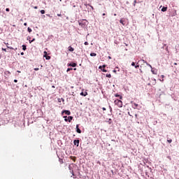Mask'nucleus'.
<instances>
[{
  "instance_id": "7",
  "label": "nucleus",
  "mask_w": 179,
  "mask_h": 179,
  "mask_svg": "<svg viewBox=\"0 0 179 179\" xmlns=\"http://www.w3.org/2000/svg\"><path fill=\"white\" fill-rule=\"evenodd\" d=\"M76 63H70L68 64V66H72L73 68H75L76 66Z\"/></svg>"
},
{
  "instance_id": "43",
  "label": "nucleus",
  "mask_w": 179,
  "mask_h": 179,
  "mask_svg": "<svg viewBox=\"0 0 179 179\" xmlns=\"http://www.w3.org/2000/svg\"><path fill=\"white\" fill-rule=\"evenodd\" d=\"M21 55H24V52H21Z\"/></svg>"
},
{
  "instance_id": "15",
  "label": "nucleus",
  "mask_w": 179,
  "mask_h": 179,
  "mask_svg": "<svg viewBox=\"0 0 179 179\" xmlns=\"http://www.w3.org/2000/svg\"><path fill=\"white\" fill-rule=\"evenodd\" d=\"M96 55H97V54H96V53H94V52L90 53V56H91V57H96Z\"/></svg>"
},
{
  "instance_id": "60",
  "label": "nucleus",
  "mask_w": 179,
  "mask_h": 179,
  "mask_svg": "<svg viewBox=\"0 0 179 179\" xmlns=\"http://www.w3.org/2000/svg\"><path fill=\"white\" fill-rule=\"evenodd\" d=\"M0 59H1V56H0Z\"/></svg>"
},
{
  "instance_id": "59",
  "label": "nucleus",
  "mask_w": 179,
  "mask_h": 179,
  "mask_svg": "<svg viewBox=\"0 0 179 179\" xmlns=\"http://www.w3.org/2000/svg\"><path fill=\"white\" fill-rule=\"evenodd\" d=\"M127 3H129V2L127 1Z\"/></svg>"
},
{
  "instance_id": "32",
  "label": "nucleus",
  "mask_w": 179,
  "mask_h": 179,
  "mask_svg": "<svg viewBox=\"0 0 179 179\" xmlns=\"http://www.w3.org/2000/svg\"><path fill=\"white\" fill-rule=\"evenodd\" d=\"M131 66H135V62H133L131 63Z\"/></svg>"
},
{
  "instance_id": "45",
  "label": "nucleus",
  "mask_w": 179,
  "mask_h": 179,
  "mask_svg": "<svg viewBox=\"0 0 179 179\" xmlns=\"http://www.w3.org/2000/svg\"><path fill=\"white\" fill-rule=\"evenodd\" d=\"M110 111H113V108H111V106H110Z\"/></svg>"
},
{
  "instance_id": "39",
  "label": "nucleus",
  "mask_w": 179,
  "mask_h": 179,
  "mask_svg": "<svg viewBox=\"0 0 179 179\" xmlns=\"http://www.w3.org/2000/svg\"><path fill=\"white\" fill-rule=\"evenodd\" d=\"M31 41H32V43H33V41H36V38H33V39L31 40Z\"/></svg>"
},
{
  "instance_id": "14",
  "label": "nucleus",
  "mask_w": 179,
  "mask_h": 179,
  "mask_svg": "<svg viewBox=\"0 0 179 179\" xmlns=\"http://www.w3.org/2000/svg\"><path fill=\"white\" fill-rule=\"evenodd\" d=\"M4 74L6 75L7 76H9V75H10V73L9 71H6L4 72Z\"/></svg>"
},
{
  "instance_id": "18",
  "label": "nucleus",
  "mask_w": 179,
  "mask_h": 179,
  "mask_svg": "<svg viewBox=\"0 0 179 179\" xmlns=\"http://www.w3.org/2000/svg\"><path fill=\"white\" fill-rule=\"evenodd\" d=\"M41 15H44V13H45V10H41Z\"/></svg>"
},
{
  "instance_id": "52",
  "label": "nucleus",
  "mask_w": 179,
  "mask_h": 179,
  "mask_svg": "<svg viewBox=\"0 0 179 179\" xmlns=\"http://www.w3.org/2000/svg\"><path fill=\"white\" fill-rule=\"evenodd\" d=\"M71 173H72L73 176H74V174H73V171H72Z\"/></svg>"
},
{
  "instance_id": "53",
  "label": "nucleus",
  "mask_w": 179,
  "mask_h": 179,
  "mask_svg": "<svg viewBox=\"0 0 179 179\" xmlns=\"http://www.w3.org/2000/svg\"><path fill=\"white\" fill-rule=\"evenodd\" d=\"M152 73L155 74V71H152Z\"/></svg>"
},
{
  "instance_id": "35",
  "label": "nucleus",
  "mask_w": 179,
  "mask_h": 179,
  "mask_svg": "<svg viewBox=\"0 0 179 179\" xmlns=\"http://www.w3.org/2000/svg\"><path fill=\"white\" fill-rule=\"evenodd\" d=\"M6 12H9L10 10L9 8L6 9Z\"/></svg>"
},
{
  "instance_id": "3",
  "label": "nucleus",
  "mask_w": 179,
  "mask_h": 179,
  "mask_svg": "<svg viewBox=\"0 0 179 179\" xmlns=\"http://www.w3.org/2000/svg\"><path fill=\"white\" fill-rule=\"evenodd\" d=\"M43 54V57L45 58V59H51V57L48 55L47 51H44Z\"/></svg>"
},
{
  "instance_id": "42",
  "label": "nucleus",
  "mask_w": 179,
  "mask_h": 179,
  "mask_svg": "<svg viewBox=\"0 0 179 179\" xmlns=\"http://www.w3.org/2000/svg\"><path fill=\"white\" fill-rule=\"evenodd\" d=\"M57 16H62V15H61V14H57Z\"/></svg>"
},
{
  "instance_id": "41",
  "label": "nucleus",
  "mask_w": 179,
  "mask_h": 179,
  "mask_svg": "<svg viewBox=\"0 0 179 179\" xmlns=\"http://www.w3.org/2000/svg\"><path fill=\"white\" fill-rule=\"evenodd\" d=\"M52 89H55V85H52Z\"/></svg>"
},
{
  "instance_id": "2",
  "label": "nucleus",
  "mask_w": 179,
  "mask_h": 179,
  "mask_svg": "<svg viewBox=\"0 0 179 179\" xmlns=\"http://www.w3.org/2000/svg\"><path fill=\"white\" fill-rule=\"evenodd\" d=\"M86 20H82L78 22L79 26H81V27H85L86 26Z\"/></svg>"
},
{
  "instance_id": "38",
  "label": "nucleus",
  "mask_w": 179,
  "mask_h": 179,
  "mask_svg": "<svg viewBox=\"0 0 179 179\" xmlns=\"http://www.w3.org/2000/svg\"><path fill=\"white\" fill-rule=\"evenodd\" d=\"M24 26H27V22H24Z\"/></svg>"
},
{
  "instance_id": "27",
  "label": "nucleus",
  "mask_w": 179,
  "mask_h": 179,
  "mask_svg": "<svg viewBox=\"0 0 179 179\" xmlns=\"http://www.w3.org/2000/svg\"><path fill=\"white\" fill-rule=\"evenodd\" d=\"M72 69H67L66 72H69V71H72Z\"/></svg>"
},
{
  "instance_id": "47",
  "label": "nucleus",
  "mask_w": 179,
  "mask_h": 179,
  "mask_svg": "<svg viewBox=\"0 0 179 179\" xmlns=\"http://www.w3.org/2000/svg\"><path fill=\"white\" fill-rule=\"evenodd\" d=\"M102 15H103V16H106V13H103Z\"/></svg>"
},
{
  "instance_id": "40",
  "label": "nucleus",
  "mask_w": 179,
  "mask_h": 179,
  "mask_svg": "<svg viewBox=\"0 0 179 179\" xmlns=\"http://www.w3.org/2000/svg\"><path fill=\"white\" fill-rule=\"evenodd\" d=\"M15 83H17V80H14Z\"/></svg>"
},
{
  "instance_id": "25",
  "label": "nucleus",
  "mask_w": 179,
  "mask_h": 179,
  "mask_svg": "<svg viewBox=\"0 0 179 179\" xmlns=\"http://www.w3.org/2000/svg\"><path fill=\"white\" fill-rule=\"evenodd\" d=\"M134 107L136 108H138V106L139 105H138V103H134Z\"/></svg>"
},
{
  "instance_id": "22",
  "label": "nucleus",
  "mask_w": 179,
  "mask_h": 179,
  "mask_svg": "<svg viewBox=\"0 0 179 179\" xmlns=\"http://www.w3.org/2000/svg\"><path fill=\"white\" fill-rule=\"evenodd\" d=\"M102 68H103V69L106 68V65H103V66H99V69H101Z\"/></svg>"
},
{
  "instance_id": "11",
  "label": "nucleus",
  "mask_w": 179,
  "mask_h": 179,
  "mask_svg": "<svg viewBox=\"0 0 179 179\" xmlns=\"http://www.w3.org/2000/svg\"><path fill=\"white\" fill-rule=\"evenodd\" d=\"M80 96H84V97H86V96H87V92H81Z\"/></svg>"
},
{
  "instance_id": "51",
  "label": "nucleus",
  "mask_w": 179,
  "mask_h": 179,
  "mask_svg": "<svg viewBox=\"0 0 179 179\" xmlns=\"http://www.w3.org/2000/svg\"><path fill=\"white\" fill-rule=\"evenodd\" d=\"M17 72L18 73H20V71H17Z\"/></svg>"
},
{
  "instance_id": "9",
  "label": "nucleus",
  "mask_w": 179,
  "mask_h": 179,
  "mask_svg": "<svg viewBox=\"0 0 179 179\" xmlns=\"http://www.w3.org/2000/svg\"><path fill=\"white\" fill-rule=\"evenodd\" d=\"M120 23H121L123 26H125V20H124V19H121L120 20Z\"/></svg>"
},
{
  "instance_id": "21",
  "label": "nucleus",
  "mask_w": 179,
  "mask_h": 179,
  "mask_svg": "<svg viewBox=\"0 0 179 179\" xmlns=\"http://www.w3.org/2000/svg\"><path fill=\"white\" fill-rule=\"evenodd\" d=\"M167 142H168L169 143H171V142H173V140H172V139H168V140H167Z\"/></svg>"
},
{
  "instance_id": "1",
  "label": "nucleus",
  "mask_w": 179,
  "mask_h": 179,
  "mask_svg": "<svg viewBox=\"0 0 179 179\" xmlns=\"http://www.w3.org/2000/svg\"><path fill=\"white\" fill-rule=\"evenodd\" d=\"M114 103L115 104V106H117L119 108H122V101L119 99H115L114 101Z\"/></svg>"
},
{
  "instance_id": "4",
  "label": "nucleus",
  "mask_w": 179,
  "mask_h": 179,
  "mask_svg": "<svg viewBox=\"0 0 179 179\" xmlns=\"http://www.w3.org/2000/svg\"><path fill=\"white\" fill-rule=\"evenodd\" d=\"M62 115H64V114H66V115H71V111L69 110H63L62 112Z\"/></svg>"
},
{
  "instance_id": "49",
  "label": "nucleus",
  "mask_w": 179,
  "mask_h": 179,
  "mask_svg": "<svg viewBox=\"0 0 179 179\" xmlns=\"http://www.w3.org/2000/svg\"><path fill=\"white\" fill-rule=\"evenodd\" d=\"M108 59H111V57L108 56Z\"/></svg>"
},
{
  "instance_id": "16",
  "label": "nucleus",
  "mask_w": 179,
  "mask_h": 179,
  "mask_svg": "<svg viewBox=\"0 0 179 179\" xmlns=\"http://www.w3.org/2000/svg\"><path fill=\"white\" fill-rule=\"evenodd\" d=\"M22 50H23V51H26L27 48H26L25 45H22Z\"/></svg>"
},
{
  "instance_id": "26",
  "label": "nucleus",
  "mask_w": 179,
  "mask_h": 179,
  "mask_svg": "<svg viewBox=\"0 0 179 179\" xmlns=\"http://www.w3.org/2000/svg\"><path fill=\"white\" fill-rule=\"evenodd\" d=\"M59 162L61 164H62L64 163V161L62 159H59Z\"/></svg>"
},
{
  "instance_id": "29",
  "label": "nucleus",
  "mask_w": 179,
  "mask_h": 179,
  "mask_svg": "<svg viewBox=\"0 0 179 179\" xmlns=\"http://www.w3.org/2000/svg\"><path fill=\"white\" fill-rule=\"evenodd\" d=\"M136 0H134V6H136Z\"/></svg>"
},
{
  "instance_id": "44",
  "label": "nucleus",
  "mask_w": 179,
  "mask_h": 179,
  "mask_svg": "<svg viewBox=\"0 0 179 179\" xmlns=\"http://www.w3.org/2000/svg\"><path fill=\"white\" fill-rule=\"evenodd\" d=\"M161 77H162V79H163V78H164V75H162Z\"/></svg>"
},
{
  "instance_id": "56",
  "label": "nucleus",
  "mask_w": 179,
  "mask_h": 179,
  "mask_svg": "<svg viewBox=\"0 0 179 179\" xmlns=\"http://www.w3.org/2000/svg\"><path fill=\"white\" fill-rule=\"evenodd\" d=\"M174 65H177V63H174Z\"/></svg>"
},
{
  "instance_id": "19",
  "label": "nucleus",
  "mask_w": 179,
  "mask_h": 179,
  "mask_svg": "<svg viewBox=\"0 0 179 179\" xmlns=\"http://www.w3.org/2000/svg\"><path fill=\"white\" fill-rule=\"evenodd\" d=\"M27 30H28L29 33H31V31H32V30L30 27H28Z\"/></svg>"
},
{
  "instance_id": "12",
  "label": "nucleus",
  "mask_w": 179,
  "mask_h": 179,
  "mask_svg": "<svg viewBox=\"0 0 179 179\" xmlns=\"http://www.w3.org/2000/svg\"><path fill=\"white\" fill-rule=\"evenodd\" d=\"M73 120V117H72V116H69V117H68V121H69V122H71V121H72Z\"/></svg>"
},
{
  "instance_id": "57",
  "label": "nucleus",
  "mask_w": 179,
  "mask_h": 179,
  "mask_svg": "<svg viewBox=\"0 0 179 179\" xmlns=\"http://www.w3.org/2000/svg\"><path fill=\"white\" fill-rule=\"evenodd\" d=\"M73 71H76V69H73Z\"/></svg>"
},
{
  "instance_id": "50",
  "label": "nucleus",
  "mask_w": 179,
  "mask_h": 179,
  "mask_svg": "<svg viewBox=\"0 0 179 179\" xmlns=\"http://www.w3.org/2000/svg\"><path fill=\"white\" fill-rule=\"evenodd\" d=\"M125 44V45L127 46V47H128V44H127V43H124Z\"/></svg>"
},
{
  "instance_id": "24",
  "label": "nucleus",
  "mask_w": 179,
  "mask_h": 179,
  "mask_svg": "<svg viewBox=\"0 0 179 179\" xmlns=\"http://www.w3.org/2000/svg\"><path fill=\"white\" fill-rule=\"evenodd\" d=\"M2 51H5V52H8V50L3 48H1Z\"/></svg>"
},
{
  "instance_id": "30",
  "label": "nucleus",
  "mask_w": 179,
  "mask_h": 179,
  "mask_svg": "<svg viewBox=\"0 0 179 179\" xmlns=\"http://www.w3.org/2000/svg\"><path fill=\"white\" fill-rule=\"evenodd\" d=\"M102 72H107V70H106V69H101Z\"/></svg>"
},
{
  "instance_id": "13",
  "label": "nucleus",
  "mask_w": 179,
  "mask_h": 179,
  "mask_svg": "<svg viewBox=\"0 0 179 179\" xmlns=\"http://www.w3.org/2000/svg\"><path fill=\"white\" fill-rule=\"evenodd\" d=\"M161 10H162V12H166L167 11V7H163Z\"/></svg>"
},
{
  "instance_id": "34",
  "label": "nucleus",
  "mask_w": 179,
  "mask_h": 179,
  "mask_svg": "<svg viewBox=\"0 0 179 179\" xmlns=\"http://www.w3.org/2000/svg\"><path fill=\"white\" fill-rule=\"evenodd\" d=\"M34 69V71H39L40 69H38V68H35V69Z\"/></svg>"
},
{
  "instance_id": "36",
  "label": "nucleus",
  "mask_w": 179,
  "mask_h": 179,
  "mask_svg": "<svg viewBox=\"0 0 179 179\" xmlns=\"http://www.w3.org/2000/svg\"><path fill=\"white\" fill-rule=\"evenodd\" d=\"M103 111H106V108H102Z\"/></svg>"
},
{
  "instance_id": "23",
  "label": "nucleus",
  "mask_w": 179,
  "mask_h": 179,
  "mask_svg": "<svg viewBox=\"0 0 179 179\" xmlns=\"http://www.w3.org/2000/svg\"><path fill=\"white\" fill-rule=\"evenodd\" d=\"M106 78H111V74H106Z\"/></svg>"
},
{
  "instance_id": "48",
  "label": "nucleus",
  "mask_w": 179,
  "mask_h": 179,
  "mask_svg": "<svg viewBox=\"0 0 179 179\" xmlns=\"http://www.w3.org/2000/svg\"><path fill=\"white\" fill-rule=\"evenodd\" d=\"M29 43H30V44H31V43H33V41H29Z\"/></svg>"
},
{
  "instance_id": "8",
  "label": "nucleus",
  "mask_w": 179,
  "mask_h": 179,
  "mask_svg": "<svg viewBox=\"0 0 179 179\" xmlns=\"http://www.w3.org/2000/svg\"><path fill=\"white\" fill-rule=\"evenodd\" d=\"M73 144L76 146H79V140H74Z\"/></svg>"
},
{
  "instance_id": "33",
  "label": "nucleus",
  "mask_w": 179,
  "mask_h": 179,
  "mask_svg": "<svg viewBox=\"0 0 179 179\" xmlns=\"http://www.w3.org/2000/svg\"><path fill=\"white\" fill-rule=\"evenodd\" d=\"M7 48H10V50H13V48L7 46Z\"/></svg>"
},
{
  "instance_id": "55",
  "label": "nucleus",
  "mask_w": 179,
  "mask_h": 179,
  "mask_svg": "<svg viewBox=\"0 0 179 179\" xmlns=\"http://www.w3.org/2000/svg\"><path fill=\"white\" fill-rule=\"evenodd\" d=\"M6 45H7V47H8V43H6Z\"/></svg>"
},
{
  "instance_id": "6",
  "label": "nucleus",
  "mask_w": 179,
  "mask_h": 179,
  "mask_svg": "<svg viewBox=\"0 0 179 179\" xmlns=\"http://www.w3.org/2000/svg\"><path fill=\"white\" fill-rule=\"evenodd\" d=\"M68 50L70 52H73L75 51V49L72 48V46H69Z\"/></svg>"
},
{
  "instance_id": "20",
  "label": "nucleus",
  "mask_w": 179,
  "mask_h": 179,
  "mask_svg": "<svg viewBox=\"0 0 179 179\" xmlns=\"http://www.w3.org/2000/svg\"><path fill=\"white\" fill-rule=\"evenodd\" d=\"M134 68H136V69H138L139 68V65L138 64V63L136 64V65L134 66Z\"/></svg>"
},
{
  "instance_id": "10",
  "label": "nucleus",
  "mask_w": 179,
  "mask_h": 179,
  "mask_svg": "<svg viewBox=\"0 0 179 179\" xmlns=\"http://www.w3.org/2000/svg\"><path fill=\"white\" fill-rule=\"evenodd\" d=\"M115 97H120V100H122V96H121V95H120V94H115Z\"/></svg>"
},
{
  "instance_id": "37",
  "label": "nucleus",
  "mask_w": 179,
  "mask_h": 179,
  "mask_svg": "<svg viewBox=\"0 0 179 179\" xmlns=\"http://www.w3.org/2000/svg\"><path fill=\"white\" fill-rule=\"evenodd\" d=\"M38 7H37V6H34V9H38Z\"/></svg>"
},
{
  "instance_id": "31",
  "label": "nucleus",
  "mask_w": 179,
  "mask_h": 179,
  "mask_svg": "<svg viewBox=\"0 0 179 179\" xmlns=\"http://www.w3.org/2000/svg\"><path fill=\"white\" fill-rule=\"evenodd\" d=\"M84 44H85V45H89V43L88 42H85Z\"/></svg>"
},
{
  "instance_id": "46",
  "label": "nucleus",
  "mask_w": 179,
  "mask_h": 179,
  "mask_svg": "<svg viewBox=\"0 0 179 179\" xmlns=\"http://www.w3.org/2000/svg\"><path fill=\"white\" fill-rule=\"evenodd\" d=\"M113 72L115 73L117 72V71L116 70H113Z\"/></svg>"
},
{
  "instance_id": "17",
  "label": "nucleus",
  "mask_w": 179,
  "mask_h": 179,
  "mask_svg": "<svg viewBox=\"0 0 179 179\" xmlns=\"http://www.w3.org/2000/svg\"><path fill=\"white\" fill-rule=\"evenodd\" d=\"M64 121L66 122H68V116H64Z\"/></svg>"
},
{
  "instance_id": "54",
  "label": "nucleus",
  "mask_w": 179,
  "mask_h": 179,
  "mask_svg": "<svg viewBox=\"0 0 179 179\" xmlns=\"http://www.w3.org/2000/svg\"><path fill=\"white\" fill-rule=\"evenodd\" d=\"M154 81H155V83H156V79H155Z\"/></svg>"
},
{
  "instance_id": "28",
  "label": "nucleus",
  "mask_w": 179,
  "mask_h": 179,
  "mask_svg": "<svg viewBox=\"0 0 179 179\" xmlns=\"http://www.w3.org/2000/svg\"><path fill=\"white\" fill-rule=\"evenodd\" d=\"M72 160H73V162H76V157H73V159H72Z\"/></svg>"
},
{
  "instance_id": "58",
  "label": "nucleus",
  "mask_w": 179,
  "mask_h": 179,
  "mask_svg": "<svg viewBox=\"0 0 179 179\" xmlns=\"http://www.w3.org/2000/svg\"><path fill=\"white\" fill-rule=\"evenodd\" d=\"M91 8H92V9H93V6H91Z\"/></svg>"
},
{
  "instance_id": "5",
  "label": "nucleus",
  "mask_w": 179,
  "mask_h": 179,
  "mask_svg": "<svg viewBox=\"0 0 179 179\" xmlns=\"http://www.w3.org/2000/svg\"><path fill=\"white\" fill-rule=\"evenodd\" d=\"M76 132L78 134H82V130H80V129H79V124L76 125Z\"/></svg>"
}]
</instances>
